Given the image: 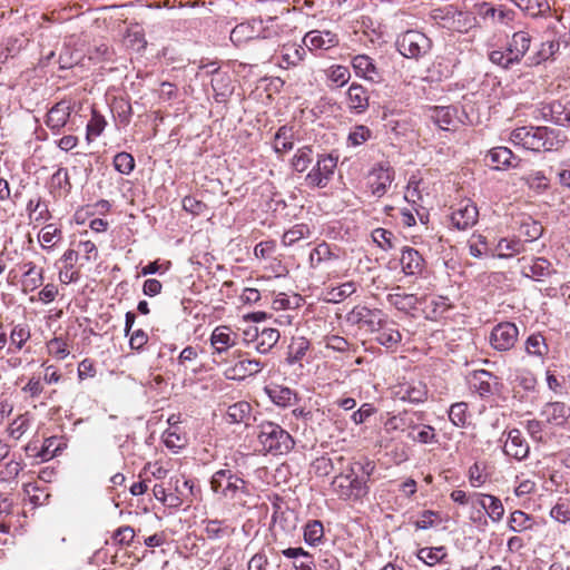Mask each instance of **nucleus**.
<instances>
[{"instance_id":"nucleus-15","label":"nucleus","mask_w":570,"mask_h":570,"mask_svg":"<svg viewBox=\"0 0 570 570\" xmlns=\"http://www.w3.org/2000/svg\"><path fill=\"white\" fill-rule=\"evenodd\" d=\"M238 335L228 326H217L210 335L214 354H223L237 343Z\"/></svg>"},{"instance_id":"nucleus-62","label":"nucleus","mask_w":570,"mask_h":570,"mask_svg":"<svg viewBox=\"0 0 570 570\" xmlns=\"http://www.w3.org/2000/svg\"><path fill=\"white\" fill-rule=\"evenodd\" d=\"M371 137V130L365 126H356L348 135V141L353 146L365 142Z\"/></svg>"},{"instance_id":"nucleus-53","label":"nucleus","mask_w":570,"mask_h":570,"mask_svg":"<svg viewBox=\"0 0 570 570\" xmlns=\"http://www.w3.org/2000/svg\"><path fill=\"white\" fill-rule=\"evenodd\" d=\"M61 236V232L53 224L46 225L40 234L39 240L41 242L43 248H50L55 244V239H59Z\"/></svg>"},{"instance_id":"nucleus-16","label":"nucleus","mask_w":570,"mask_h":570,"mask_svg":"<svg viewBox=\"0 0 570 570\" xmlns=\"http://www.w3.org/2000/svg\"><path fill=\"white\" fill-rule=\"evenodd\" d=\"M71 115V106L68 101L57 102L47 114L46 125L53 131L59 132L63 128Z\"/></svg>"},{"instance_id":"nucleus-33","label":"nucleus","mask_w":570,"mask_h":570,"mask_svg":"<svg viewBox=\"0 0 570 570\" xmlns=\"http://www.w3.org/2000/svg\"><path fill=\"white\" fill-rule=\"evenodd\" d=\"M452 21H448L446 29L458 32H466L475 24V17L465 11H459L454 8Z\"/></svg>"},{"instance_id":"nucleus-13","label":"nucleus","mask_w":570,"mask_h":570,"mask_svg":"<svg viewBox=\"0 0 570 570\" xmlns=\"http://www.w3.org/2000/svg\"><path fill=\"white\" fill-rule=\"evenodd\" d=\"M355 73L371 82L380 83L383 81L382 72L374 65L372 58L366 55H357L352 60Z\"/></svg>"},{"instance_id":"nucleus-21","label":"nucleus","mask_w":570,"mask_h":570,"mask_svg":"<svg viewBox=\"0 0 570 570\" xmlns=\"http://www.w3.org/2000/svg\"><path fill=\"white\" fill-rule=\"evenodd\" d=\"M531 43V36L527 31H517L508 42L507 51L510 52L513 60L519 63L528 52Z\"/></svg>"},{"instance_id":"nucleus-12","label":"nucleus","mask_w":570,"mask_h":570,"mask_svg":"<svg viewBox=\"0 0 570 570\" xmlns=\"http://www.w3.org/2000/svg\"><path fill=\"white\" fill-rule=\"evenodd\" d=\"M303 42L309 50H328L338 45V37L328 30H312L305 35Z\"/></svg>"},{"instance_id":"nucleus-58","label":"nucleus","mask_w":570,"mask_h":570,"mask_svg":"<svg viewBox=\"0 0 570 570\" xmlns=\"http://www.w3.org/2000/svg\"><path fill=\"white\" fill-rule=\"evenodd\" d=\"M489 59L491 62H493L504 69H508L511 66L517 63L513 60V57H511L509 51H502V50H492L489 53Z\"/></svg>"},{"instance_id":"nucleus-54","label":"nucleus","mask_w":570,"mask_h":570,"mask_svg":"<svg viewBox=\"0 0 570 570\" xmlns=\"http://www.w3.org/2000/svg\"><path fill=\"white\" fill-rule=\"evenodd\" d=\"M328 78L332 82L336 83L337 87H343L348 82L351 72L347 67L337 65L331 67Z\"/></svg>"},{"instance_id":"nucleus-3","label":"nucleus","mask_w":570,"mask_h":570,"mask_svg":"<svg viewBox=\"0 0 570 570\" xmlns=\"http://www.w3.org/2000/svg\"><path fill=\"white\" fill-rule=\"evenodd\" d=\"M257 440L262 451L273 455L287 454L293 450L295 441L293 436L279 424L272 421H264L257 426Z\"/></svg>"},{"instance_id":"nucleus-30","label":"nucleus","mask_w":570,"mask_h":570,"mask_svg":"<svg viewBox=\"0 0 570 570\" xmlns=\"http://www.w3.org/2000/svg\"><path fill=\"white\" fill-rule=\"evenodd\" d=\"M456 108L453 106H441L432 109V120L443 130H448L456 118Z\"/></svg>"},{"instance_id":"nucleus-50","label":"nucleus","mask_w":570,"mask_h":570,"mask_svg":"<svg viewBox=\"0 0 570 570\" xmlns=\"http://www.w3.org/2000/svg\"><path fill=\"white\" fill-rule=\"evenodd\" d=\"M114 166L120 174L129 175L135 168V159L130 154L121 151L114 157Z\"/></svg>"},{"instance_id":"nucleus-6","label":"nucleus","mask_w":570,"mask_h":570,"mask_svg":"<svg viewBox=\"0 0 570 570\" xmlns=\"http://www.w3.org/2000/svg\"><path fill=\"white\" fill-rule=\"evenodd\" d=\"M238 360L230 364L224 372L228 380L243 381L249 376L258 374L265 366V363L257 358L247 357V353L237 351Z\"/></svg>"},{"instance_id":"nucleus-18","label":"nucleus","mask_w":570,"mask_h":570,"mask_svg":"<svg viewBox=\"0 0 570 570\" xmlns=\"http://www.w3.org/2000/svg\"><path fill=\"white\" fill-rule=\"evenodd\" d=\"M262 24L263 21L257 19H253L247 22H242L230 31V40L236 46H239L246 42L247 40L257 38L261 35Z\"/></svg>"},{"instance_id":"nucleus-63","label":"nucleus","mask_w":570,"mask_h":570,"mask_svg":"<svg viewBox=\"0 0 570 570\" xmlns=\"http://www.w3.org/2000/svg\"><path fill=\"white\" fill-rule=\"evenodd\" d=\"M205 533L208 539L217 540L224 535L225 529L222 527L223 521L215 519L207 520L205 521Z\"/></svg>"},{"instance_id":"nucleus-38","label":"nucleus","mask_w":570,"mask_h":570,"mask_svg":"<svg viewBox=\"0 0 570 570\" xmlns=\"http://www.w3.org/2000/svg\"><path fill=\"white\" fill-rule=\"evenodd\" d=\"M267 394L273 403L284 407L292 405L293 401L296 399L295 393L289 387L278 385L268 389Z\"/></svg>"},{"instance_id":"nucleus-24","label":"nucleus","mask_w":570,"mask_h":570,"mask_svg":"<svg viewBox=\"0 0 570 570\" xmlns=\"http://www.w3.org/2000/svg\"><path fill=\"white\" fill-rule=\"evenodd\" d=\"M375 332H377V343L387 348L396 347L402 341V334L400 331L394 326V324H390L386 321L382 320L380 328H376Z\"/></svg>"},{"instance_id":"nucleus-19","label":"nucleus","mask_w":570,"mask_h":570,"mask_svg":"<svg viewBox=\"0 0 570 570\" xmlns=\"http://www.w3.org/2000/svg\"><path fill=\"white\" fill-rule=\"evenodd\" d=\"M255 350L261 354H267L278 342L281 334L278 330L272 327H255Z\"/></svg>"},{"instance_id":"nucleus-39","label":"nucleus","mask_w":570,"mask_h":570,"mask_svg":"<svg viewBox=\"0 0 570 570\" xmlns=\"http://www.w3.org/2000/svg\"><path fill=\"white\" fill-rule=\"evenodd\" d=\"M338 256L332 252L331 246L327 243L318 244L309 254V265L315 268L321 263L337 259Z\"/></svg>"},{"instance_id":"nucleus-2","label":"nucleus","mask_w":570,"mask_h":570,"mask_svg":"<svg viewBox=\"0 0 570 570\" xmlns=\"http://www.w3.org/2000/svg\"><path fill=\"white\" fill-rule=\"evenodd\" d=\"M510 141L534 153L557 150L563 145L561 131L547 126L515 128L510 134Z\"/></svg>"},{"instance_id":"nucleus-43","label":"nucleus","mask_w":570,"mask_h":570,"mask_svg":"<svg viewBox=\"0 0 570 570\" xmlns=\"http://www.w3.org/2000/svg\"><path fill=\"white\" fill-rule=\"evenodd\" d=\"M312 153L313 149L311 146L299 148L292 159L293 169L297 173L305 171L312 164Z\"/></svg>"},{"instance_id":"nucleus-26","label":"nucleus","mask_w":570,"mask_h":570,"mask_svg":"<svg viewBox=\"0 0 570 570\" xmlns=\"http://www.w3.org/2000/svg\"><path fill=\"white\" fill-rule=\"evenodd\" d=\"M492 380L498 377L487 370H475L471 374V384L481 396H489L493 393Z\"/></svg>"},{"instance_id":"nucleus-28","label":"nucleus","mask_w":570,"mask_h":570,"mask_svg":"<svg viewBox=\"0 0 570 570\" xmlns=\"http://www.w3.org/2000/svg\"><path fill=\"white\" fill-rule=\"evenodd\" d=\"M400 287H396L393 293L387 295V302L401 312L409 313L416 309L417 297L414 294L401 293Z\"/></svg>"},{"instance_id":"nucleus-23","label":"nucleus","mask_w":570,"mask_h":570,"mask_svg":"<svg viewBox=\"0 0 570 570\" xmlns=\"http://www.w3.org/2000/svg\"><path fill=\"white\" fill-rule=\"evenodd\" d=\"M78 261V252L73 249H67L60 258L62 266L59 269V279L63 284L77 282L79 278V272L72 271L76 262Z\"/></svg>"},{"instance_id":"nucleus-35","label":"nucleus","mask_w":570,"mask_h":570,"mask_svg":"<svg viewBox=\"0 0 570 570\" xmlns=\"http://www.w3.org/2000/svg\"><path fill=\"white\" fill-rule=\"evenodd\" d=\"M397 395L402 401L411 403H420L426 399V387L419 383L417 385L405 384L400 387Z\"/></svg>"},{"instance_id":"nucleus-41","label":"nucleus","mask_w":570,"mask_h":570,"mask_svg":"<svg viewBox=\"0 0 570 570\" xmlns=\"http://www.w3.org/2000/svg\"><path fill=\"white\" fill-rule=\"evenodd\" d=\"M250 415V405L247 402H237L227 410V420L229 423L245 422Z\"/></svg>"},{"instance_id":"nucleus-47","label":"nucleus","mask_w":570,"mask_h":570,"mask_svg":"<svg viewBox=\"0 0 570 570\" xmlns=\"http://www.w3.org/2000/svg\"><path fill=\"white\" fill-rule=\"evenodd\" d=\"M449 419L455 426H465L468 422V404L465 402L452 404L449 410Z\"/></svg>"},{"instance_id":"nucleus-7","label":"nucleus","mask_w":570,"mask_h":570,"mask_svg":"<svg viewBox=\"0 0 570 570\" xmlns=\"http://www.w3.org/2000/svg\"><path fill=\"white\" fill-rule=\"evenodd\" d=\"M336 164L337 158L332 155H320L316 166L305 177L306 185L318 188L326 187L334 174Z\"/></svg>"},{"instance_id":"nucleus-51","label":"nucleus","mask_w":570,"mask_h":570,"mask_svg":"<svg viewBox=\"0 0 570 570\" xmlns=\"http://www.w3.org/2000/svg\"><path fill=\"white\" fill-rule=\"evenodd\" d=\"M373 242L376 243L383 250H390L394 247L393 240L395 236L392 232L385 228H376L372 232Z\"/></svg>"},{"instance_id":"nucleus-42","label":"nucleus","mask_w":570,"mask_h":570,"mask_svg":"<svg viewBox=\"0 0 570 570\" xmlns=\"http://www.w3.org/2000/svg\"><path fill=\"white\" fill-rule=\"evenodd\" d=\"M525 351L530 355L542 357L548 353L549 347L546 343L544 337L540 333H537V334L530 335L527 338Z\"/></svg>"},{"instance_id":"nucleus-45","label":"nucleus","mask_w":570,"mask_h":570,"mask_svg":"<svg viewBox=\"0 0 570 570\" xmlns=\"http://www.w3.org/2000/svg\"><path fill=\"white\" fill-rule=\"evenodd\" d=\"M309 343L304 337L294 340L288 346L287 362L288 364H295L301 361L308 350Z\"/></svg>"},{"instance_id":"nucleus-9","label":"nucleus","mask_w":570,"mask_h":570,"mask_svg":"<svg viewBox=\"0 0 570 570\" xmlns=\"http://www.w3.org/2000/svg\"><path fill=\"white\" fill-rule=\"evenodd\" d=\"M348 322L356 324L360 328L375 332L380 328L381 311L370 309L366 306H355L347 316Z\"/></svg>"},{"instance_id":"nucleus-31","label":"nucleus","mask_w":570,"mask_h":570,"mask_svg":"<svg viewBox=\"0 0 570 570\" xmlns=\"http://www.w3.org/2000/svg\"><path fill=\"white\" fill-rule=\"evenodd\" d=\"M274 150L277 154L289 151L294 148V130L293 127L282 126L274 136Z\"/></svg>"},{"instance_id":"nucleus-32","label":"nucleus","mask_w":570,"mask_h":570,"mask_svg":"<svg viewBox=\"0 0 570 570\" xmlns=\"http://www.w3.org/2000/svg\"><path fill=\"white\" fill-rule=\"evenodd\" d=\"M170 484L174 491L185 499L187 503H191L193 499L199 493V489L195 487V483L184 476L171 478Z\"/></svg>"},{"instance_id":"nucleus-56","label":"nucleus","mask_w":570,"mask_h":570,"mask_svg":"<svg viewBox=\"0 0 570 570\" xmlns=\"http://www.w3.org/2000/svg\"><path fill=\"white\" fill-rule=\"evenodd\" d=\"M453 6H446L443 8H436L431 11V18L442 28H446L448 21H452L453 18Z\"/></svg>"},{"instance_id":"nucleus-57","label":"nucleus","mask_w":570,"mask_h":570,"mask_svg":"<svg viewBox=\"0 0 570 570\" xmlns=\"http://www.w3.org/2000/svg\"><path fill=\"white\" fill-rule=\"evenodd\" d=\"M335 462L327 456H320L313 463L312 468L317 476H326L334 470Z\"/></svg>"},{"instance_id":"nucleus-37","label":"nucleus","mask_w":570,"mask_h":570,"mask_svg":"<svg viewBox=\"0 0 570 570\" xmlns=\"http://www.w3.org/2000/svg\"><path fill=\"white\" fill-rule=\"evenodd\" d=\"M513 2L522 11L534 18L544 16L550 11V4L547 0H513Z\"/></svg>"},{"instance_id":"nucleus-22","label":"nucleus","mask_w":570,"mask_h":570,"mask_svg":"<svg viewBox=\"0 0 570 570\" xmlns=\"http://www.w3.org/2000/svg\"><path fill=\"white\" fill-rule=\"evenodd\" d=\"M551 263L544 257H535L528 265L522 266V274L535 281H542L553 273Z\"/></svg>"},{"instance_id":"nucleus-64","label":"nucleus","mask_w":570,"mask_h":570,"mask_svg":"<svg viewBox=\"0 0 570 570\" xmlns=\"http://www.w3.org/2000/svg\"><path fill=\"white\" fill-rule=\"evenodd\" d=\"M550 515L558 522L567 523L570 521V508L564 502H559L551 509Z\"/></svg>"},{"instance_id":"nucleus-17","label":"nucleus","mask_w":570,"mask_h":570,"mask_svg":"<svg viewBox=\"0 0 570 570\" xmlns=\"http://www.w3.org/2000/svg\"><path fill=\"white\" fill-rule=\"evenodd\" d=\"M540 414L546 423L562 426L569 419L570 409L563 402H548L542 406Z\"/></svg>"},{"instance_id":"nucleus-55","label":"nucleus","mask_w":570,"mask_h":570,"mask_svg":"<svg viewBox=\"0 0 570 570\" xmlns=\"http://www.w3.org/2000/svg\"><path fill=\"white\" fill-rule=\"evenodd\" d=\"M30 338V331L26 325H16L10 334V341L17 350H21L24 343Z\"/></svg>"},{"instance_id":"nucleus-4","label":"nucleus","mask_w":570,"mask_h":570,"mask_svg":"<svg viewBox=\"0 0 570 570\" xmlns=\"http://www.w3.org/2000/svg\"><path fill=\"white\" fill-rule=\"evenodd\" d=\"M210 489L226 499L244 501L250 495L248 482L230 469L216 471L210 479Z\"/></svg>"},{"instance_id":"nucleus-8","label":"nucleus","mask_w":570,"mask_h":570,"mask_svg":"<svg viewBox=\"0 0 570 570\" xmlns=\"http://www.w3.org/2000/svg\"><path fill=\"white\" fill-rule=\"evenodd\" d=\"M518 336L519 330L514 323L502 322L492 328L490 344L497 351H510L517 343Z\"/></svg>"},{"instance_id":"nucleus-60","label":"nucleus","mask_w":570,"mask_h":570,"mask_svg":"<svg viewBox=\"0 0 570 570\" xmlns=\"http://www.w3.org/2000/svg\"><path fill=\"white\" fill-rule=\"evenodd\" d=\"M47 346L49 353L58 357L59 360L67 357L69 354L67 343L60 337H55L50 340Z\"/></svg>"},{"instance_id":"nucleus-40","label":"nucleus","mask_w":570,"mask_h":570,"mask_svg":"<svg viewBox=\"0 0 570 570\" xmlns=\"http://www.w3.org/2000/svg\"><path fill=\"white\" fill-rule=\"evenodd\" d=\"M523 248V244L520 239L517 238H502L499 240L495 249L497 257L499 258H508L512 257L515 254H519Z\"/></svg>"},{"instance_id":"nucleus-10","label":"nucleus","mask_w":570,"mask_h":570,"mask_svg":"<svg viewBox=\"0 0 570 570\" xmlns=\"http://www.w3.org/2000/svg\"><path fill=\"white\" fill-rule=\"evenodd\" d=\"M479 212L471 202H461L451 214V222L458 229L464 230L478 222Z\"/></svg>"},{"instance_id":"nucleus-36","label":"nucleus","mask_w":570,"mask_h":570,"mask_svg":"<svg viewBox=\"0 0 570 570\" xmlns=\"http://www.w3.org/2000/svg\"><path fill=\"white\" fill-rule=\"evenodd\" d=\"M411 430L407 433V438L412 441L422 443V444H429V443H436V434L435 430L431 425H417L414 424L411 426Z\"/></svg>"},{"instance_id":"nucleus-27","label":"nucleus","mask_w":570,"mask_h":570,"mask_svg":"<svg viewBox=\"0 0 570 570\" xmlns=\"http://www.w3.org/2000/svg\"><path fill=\"white\" fill-rule=\"evenodd\" d=\"M475 495L478 497L479 504L485 510L493 522H498L502 519L504 507L499 498L483 493Z\"/></svg>"},{"instance_id":"nucleus-48","label":"nucleus","mask_w":570,"mask_h":570,"mask_svg":"<svg viewBox=\"0 0 570 570\" xmlns=\"http://www.w3.org/2000/svg\"><path fill=\"white\" fill-rule=\"evenodd\" d=\"M309 227L306 224H297L284 233L282 242L286 246H291L299 239L309 235Z\"/></svg>"},{"instance_id":"nucleus-59","label":"nucleus","mask_w":570,"mask_h":570,"mask_svg":"<svg viewBox=\"0 0 570 570\" xmlns=\"http://www.w3.org/2000/svg\"><path fill=\"white\" fill-rule=\"evenodd\" d=\"M51 183L53 186L62 189L66 194H68L71 189V183L69 178L68 170L66 168L60 167L51 177Z\"/></svg>"},{"instance_id":"nucleus-46","label":"nucleus","mask_w":570,"mask_h":570,"mask_svg":"<svg viewBox=\"0 0 570 570\" xmlns=\"http://www.w3.org/2000/svg\"><path fill=\"white\" fill-rule=\"evenodd\" d=\"M446 557L444 547L422 548L417 551V558L428 566H434Z\"/></svg>"},{"instance_id":"nucleus-49","label":"nucleus","mask_w":570,"mask_h":570,"mask_svg":"<svg viewBox=\"0 0 570 570\" xmlns=\"http://www.w3.org/2000/svg\"><path fill=\"white\" fill-rule=\"evenodd\" d=\"M107 121L104 116L97 110L92 109L91 119L87 124V140L90 141L91 137H98L104 131Z\"/></svg>"},{"instance_id":"nucleus-20","label":"nucleus","mask_w":570,"mask_h":570,"mask_svg":"<svg viewBox=\"0 0 570 570\" xmlns=\"http://www.w3.org/2000/svg\"><path fill=\"white\" fill-rule=\"evenodd\" d=\"M402 271L406 275H416L423 271L424 258L422 255L412 247H404L400 258Z\"/></svg>"},{"instance_id":"nucleus-52","label":"nucleus","mask_w":570,"mask_h":570,"mask_svg":"<svg viewBox=\"0 0 570 570\" xmlns=\"http://www.w3.org/2000/svg\"><path fill=\"white\" fill-rule=\"evenodd\" d=\"M530 517L521 510H515L509 518V529L513 532H521L530 528Z\"/></svg>"},{"instance_id":"nucleus-29","label":"nucleus","mask_w":570,"mask_h":570,"mask_svg":"<svg viewBox=\"0 0 570 570\" xmlns=\"http://www.w3.org/2000/svg\"><path fill=\"white\" fill-rule=\"evenodd\" d=\"M487 157L490 159L491 164H493V168L497 170L515 167L518 165L513 164V160L517 158L508 147L492 148Z\"/></svg>"},{"instance_id":"nucleus-5","label":"nucleus","mask_w":570,"mask_h":570,"mask_svg":"<svg viewBox=\"0 0 570 570\" xmlns=\"http://www.w3.org/2000/svg\"><path fill=\"white\" fill-rule=\"evenodd\" d=\"M431 40L416 30H407L396 39V48L405 58L419 59L431 49Z\"/></svg>"},{"instance_id":"nucleus-44","label":"nucleus","mask_w":570,"mask_h":570,"mask_svg":"<svg viewBox=\"0 0 570 570\" xmlns=\"http://www.w3.org/2000/svg\"><path fill=\"white\" fill-rule=\"evenodd\" d=\"M324 537V528L321 521L308 522L304 529V540L309 546L318 544Z\"/></svg>"},{"instance_id":"nucleus-14","label":"nucleus","mask_w":570,"mask_h":570,"mask_svg":"<svg viewBox=\"0 0 570 570\" xmlns=\"http://www.w3.org/2000/svg\"><path fill=\"white\" fill-rule=\"evenodd\" d=\"M370 177V188L372 194L376 197H382L393 181L394 171L390 167L380 165L373 168Z\"/></svg>"},{"instance_id":"nucleus-1","label":"nucleus","mask_w":570,"mask_h":570,"mask_svg":"<svg viewBox=\"0 0 570 570\" xmlns=\"http://www.w3.org/2000/svg\"><path fill=\"white\" fill-rule=\"evenodd\" d=\"M335 460L341 464V471L331 482L333 492L340 500L361 502L370 493V482L376 470L375 462L366 456L350 460L346 464L342 455Z\"/></svg>"},{"instance_id":"nucleus-25","label":"nucleus","mask_w":570,"mask_h":570,"mask_svg":"<svg viewBox=\"0 0 570 570\" xmlns=\"http://www.w3.org/2000/svg\"><path fill=\"white\" fill-rule=\"evenodd\" d=\"M368 95L366 89L358 83H352L347 90L350 108L357 114L364 112L368 107Z\"/></svg>"},{"instance_id":"nucleus-11","label":"nucleus","mask_w":570,"mask_h":570,"mask_svg":"<svg viewBox=\"0 0 570 570\" xmlns=\"http://www.w3.org/2000/svg\"><path fill=\"white\" fill-rule=\"evenodd\" d=\"M529 451L530 446L522 436L521 431L519 429L510 430L503 446V452L518 461H522L528 458Z\"/></svg>"},{"instance_id":"nucleus-61","label":"nucleus","mask_w":570,"mask_h":570,"mask_svg":"<svg viewBox=\"0 0 570 570\" xmlns=\"http://www.w3.org/2000/svg\"><path fill=\"white\" fill-rule=\"evenodd\" d=\"M164 442L168 449H181L185 445V439L171 428L165 431Z\"/></svg>"},{"instance_id":"nucleus-34","label":"nucleus","mask_w":570,"mask_h":570,"mask_svg":"<svg viewBox=\"0 0 570 570\" xmlns=\"http://www.w3.org/2000/svg\"><path fill=\"white\" fill-rule=\"evenodd\" d=\"M560 49V43L557 40L542 42L540 49L528 58V66H538L543 61L552 58Z\"/></svg>"}]
</instances>
